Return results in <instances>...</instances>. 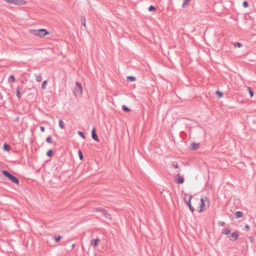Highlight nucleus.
<instances>
[{
	"instance_id": "obj_25",
	"label": "nucleus",
	"mask_w": 256,
	"mask_h": 256,
	"mask_svg": "<svg viewBox=\"0 0 256 256\" xmlns=\"http://www.w3.org/2000/svg\"><path fill=\"white\" fill-rule=\"evenodd\" d=\"M234 47H238V48H241L242 46V44L238 42H234Z\"/></svg>"
},
{
	"instance_id": "obj_27",
	"label": "nucleus",
	"mask_w": 256,
	"mask_h": 256,
	"mask_svg": "<svg viewBox=\"0 0 256 256\" xmlns=\"http://www.w3.org/2000/svg\"><path fill=\"white\" fill-rule=\"evenodd\" d=\"M8 81L10 82H13L15 81V78H14V76H10V77H9V78H8Z\"/></svg>"
},
{
	"instance_id": "obj_32",
	"label": "nucleus",
	"mask_w": 256,
	"mask_h": 256,
	"mask_svg": "<svg viewBox=\"0 0 256 256\" xmlns=\"http://www.w3.org/2000/svg\"><path fill=\"white\" fill-rule=\"evenodd\" d=\"M192 202H193L194 204H196V203L199 204L200 199L196 198H192Z\"/></svg>"
},
{
	"instance_id": "obj_16",
	"label": "nucleus",
	"mask_w": 256,
	"mask_h": 256,
	"mask_svg": "<svg viewBox=\"0 0 256 256\" xmlns=\"http://www.w3.org/2000/svg\"><path fill=\"white\" fill-rule=\"evenodd\" d=\"M29 32H30V34H33L34 36H38V30H30Z\"/></svg>"
},
{
	"instance_id": "obj_40",
	"label": "nucleus",
	"mask_w": 256,
	"mask_h": 256,
	"mask_svg": "<svg viewBox=\"0 0 256 256\" xmlns=\"http://www.w3.org/2000/svg\"><path fill=\"white\" fill-rule=\"evenodd\" d=\"M244 228L246 231H248L250 230V226L248 224H246Z\"/></svg>"
},
{
	"instance_id": "obj_5",
	"label": "nucleus",
	"mask_w": 256,
	"mask_h": 256,
	"mask_svg": "<svg viewBox=\"0 0 256 256\" xmlns=\"http://www.w3.org/2000/svg\"><path fill=\"white\" fill-rule=\"evenodd\" d=\"M238 238V232L236 231L232 232L230 237V240L231 241H234L237 240Z\"/></svg>"
},
{
	"instance_id": "obj_8",
	"label": "nucleus",
	"mask_w": 256,
	"mask_h": 256,
	"mask_svg": "<svg viewBox=\"0 0 256 256\" xmlns=\"http://www.w3.org/2000/svg\"><path fill=\"white\" fill-rule=\"evenodd\" d=\"M199 202H200V209L198 211V212H200L204 210L203 208L205 206L204 200V198H200Z\"/></svg>"
},
{
	"instance_id": "obj_37",
	"label": "nucleus",
	"mask_w": 256,
	"mask_h": 256,
	"mask_svg": "<svg viewBox=\"0 0 256 256\" xmlns=\"http://www.w3.org/2000/svg\"><path fill=\"white\" fill-rule=\"evenodd\" d=\"M249 240L252 244L254 243V238L252 236H250L249 237Z\"/></svg>"
},
{
	"instance_id": "obj_11",
	"label": "nucleus",
	"mask_w": 256,
	"mask_h": 256,
	"mask_svg": "<svg viewBox=\"0 0 256 256\" xmlns=\"http://www.w3.org/2000/svg\"><path fill=\"white\" fill-rule=\"evenodd\" d=\"M199 146H200L199 143H196L194 142H192L190 144V150H196L198 148Z\"/></svg>"
},
{
	"instance_id": "obj_35",
	"label": "nucleus",
	"mask_w": 256,
	"mask_h": 256,
	"mask_svg": "<svg viewBox=\"0 0 256 256\" xmlns=\"http://www.w3.org/2000/svg\"><path fill=\"white\" fill-rule=\"evenodd\" d=\"M78 134L81 136L84 139H85L86 137H85V136H84V133L82 132H81V131H78Z\"/></svg>"
},
{
	"instance_id": "obj_31",
	"label": "nucleus",
	"mask_w": 256,
	"mask_h": 256,
	"mask_svg": "<svg viewBox=\"0 0 256 256\" xmlns=\"http://www.w3.org/2000/svg\"><path fill=\"white\" fill-rule=\"evenodd\" d=\"M190 196H191L190 195L185 194L184 198L185 202H187L188 200H189V197H190Z\"/></svg>"
},
{
	"instance_id": "obj_21",
	"label": "nucleus",
	"mask_w": 256,
	"mask_h": 256,
	"mask_svg": "<svg viewBox=\"0 0 256 256\" xmlns=\"http://www.w3.org/2000/svg\"><path fill=\"white\" fill-rule=\"evenodd\" d=\"M122 109L124 111L126 112H130V110L125 105H123L122 106Z\"/></svg>"
},
{
	"instance_id": "obj_26",
	"label": "nucleus",
	"mask_w": 256,
	"mask_h": 256,
	"mask_svg": "<svg viewBox=\"0 0 256 256\" xmlns=\"http://www.w3.org/2000/svg\"><path fill=\"white\" fill-rule=\"evenodd\" d=\"M248 92H249L250 98H252L254 96L253 90L250 88H248Z\"/></svg>"
},
{
	"instance_id": "obj_3",
	"label": "nucleus",
	"mask_w": 256,
	"mask_h": 256,
	"mask_svg": "<svg viewBox=\"0 0 256 256\" xmlns=\"http://www.w3.org/2000/svg\"><path fill=\"white\" fill-rule=\"evenodd\" d=\"M82 86L81 84L76 82V87L74 90V94L77 96L78 94H82Z\"/></svg>"
},
{
	"instance_id": "obj_7",
	"label": "nucleus",
	"mask_w": 256,
	"mask_h": 256,
	"mask_svg": "<svg viewBox=\"0 0 256 256\" xmlns=\"http://www.w3.org/2000/svg\"><path fill=\"white\" fill-rule=\"evenodd\" d=\"M192 196H190V197H189V200H188V201L186 202V203L188 206L190 210V211L192 212H193L194 211V208L192 206V204H191V200L192 199Z\"/></svg>"
},
{
	"instance_id": "obj_18",
	"label": "nucleus",
	"mask_w": 256,
	"mask_h": 256,
	"mask_svg": "<svg viewBox=\"0 0 256 256\" xmlns=\"http://www.w3.org/2000/svg\"><path fill=\"white\" fill-rule=\"evenodd\" d=\"M81 23L82 26H86V18L84 16H80Z\"/></svg>"
},
{
	"instance_id": "obj_38",
	"label": "nucleus",
	"mask_w": 256,
	"mask_h": 256,
	"mask_svg": "<svg viewBox=\"0 0 256 256\" xmlns=\"http://www.w3.org/2000/svg\"><path fill=\"white\" fill-rule=\"evenodd\" d=\"M190 1V0H184L183 4H182V6L184 7V6L186 4H187Z\"/></svg>"
},
{
	"instance_id": "obj_4",
	"label": "nucleus",
	"mask_w": 256,
	"mask_h": 256,
	"mask_svg": "<svg viewBox=\"0 0 256 256\" xmlns=\"http://www.w3.org/2000/svg\"><path fill=\"white\" fill-rule=\"evenodd\" d=\"M38 36L40 38H43L46 35L49 34L50 32L46 29L42 28L38 30Z\"/></svg>"
},
{
	"instance_id": "obj_24",
	"label": "nucleus",
	"mask_w": 256,
	"mask_h": 256,
	"mask_svg": "<svg viewBox=\"0 0 256 256\" xmlns=\"http://www.w3.org/2000/svg\"><path fill=\"white\" fill-rule=\"evenodd\" d=\"M48 82L47 80H44L43 82L42 85V88L43 90H45L46 88V86Z\"/></svg>"
},
{
	"instance_id": "obj_30",
	"label": "nucleus",
	"mask_w": 256,
	"mask_h": 256,
	"mask_svg": "<svg viewBox=\"0 0 256 256\" xmlns=\"http://www.w3.org/2000/svg\"><path fill=\"white\" fill-rule=\"evenodd\" d=\"M156 7H155V6H152V5L150 6H149V8H148V10H149L150 12H152V11H154V10H156Z\"/></svg>"
},
{
	"instance_id": "obj_36",
	"label": "nucleus",
	"mask_w": 256,
	"mask_h": 256,
	"mask_svg": "<svg viewBox=\"0 0 256 256\" xmlns=\"http://www.w3.org/2000/svg\"><path fill=\"white\" fill-rule=\"evenodd\" d=\"M242 6L243 7L246 8H248V2L246 1H244L243 2H242Z\"/></svg>"
},
{
	"instance_id": "obj_23",
	"label": "nucleus",
	"mask_w": 256,
	"mask_h": 256,
	"mask_svg": "<svg viewBox=\"0 0 256 256\" xmlns=\"http://www.w3.org/2000/svg\"><path fill=\"white\" fill-rule=\"evenodd\" d=\"M218 98H220L223 96V93L219 90H216V92Z\"/></svg>"
},
{
	"instance_id": "obj_6",
	"label": "nucleus",
	"mask_w": 256,
	"mask_h": 256,
	"mask_svg": "<svg viewBox=\"0 0 256 256\" xmlns=\"http://www.w3.org/2000/svg\"><path fill=\"white\" fill-rule=\"evenodd\" d=\"M92 137L95 141L99 142V138L96 133V128L94 127L93 128L92 130Z\"/></svg>"
},
{
	"instance_id": "obj_33",
	"label": "nucleus",
	"mask_w": 256,
	"mask_h": 256,
	"mask_svg": "<svg viewBox=\"0 0 256 256\" xmlns=\"http://www.w3.org/2000/svg\"><path fill=\"white\" fill-rule=\"evenodd\" d=\"M78 156H79L80 160H82L83 159L84 157H83V155H82V151L78 150Z\"/></svg>"
},
{
	"instance_id": "obj_43",
	"label": "nucleus",
	"mask_w": 256,
	"mask_h": 256,
	"mask_svg": "<svg viewBox=\"0 0 256 256\" xmlns=\"http://www.w3.org/2000/svg\"><path fill=\"white\" fill-rule=\"evenodd\" d=\"M174 181L176 182V176H174Z\"/></svg>"
},
{
	"instance_id": "obj_2",
	"label": "nucleus",
	"mask_w": 256,
	"mask_h": 256,
	"mask_svg": "<svg viewBox=\"0 0 256 256\" xmlns=\"http://www.w3.org/2000/svg\"><path fill=\"white\" fill-rule=\"evenodd\" d=\"M94 212H100L102 215L107 219L108 220H112V217L110 214L103 208H94L93 209Z\"/></svg>"
},
{
	"instance_id": "obj_44",
	"label": "nucleus",
	"mask_w": 256,
	"mask_h": 256,
	"mask_svg": "<svg viewBox=\"0 0 256 256\" xmlns=\"http://www.w3.org/2000/svg\"><path fill=\"white\" fill-rule=\"evenodd\" d=\"M253 123L256 124V120H253Z\"/></svg>"
},
{
	"instance_id": "obj_34",
	"label": "nucleus",
	"mask_w": 256,
	"mask_h": 256,
	"mask_svg": "<svg viewBox=\"0 0 256 256\" xmlns=\"http://www.w3.org/2000/svg\"><path fill=\"white\" fill-rule=\"evenodd\" d=\"M36 80L38 82H40L42 80V76H41V75H38L36 76Z\"/></svg>"
},
{
	"instance_id": "obj_39",
	"label": "nucleus",
	"mask_w": 256,
	"mask_h": 256,
	"mask_svg": "<svg viewBox=\"0 0 256 256\" xmlns=\"http://www.w3.org/2000/svg\"><path fill=\"white\" fill-rule=\"evenodd\" d=\"M218 224L220 226H224L225 224V222H224L221 221L218 222Z\"/></svg>"
},
{
	"instance_id": "obj_14",
	"label": "nucleus",
	"mask_w": 256,
	"mask_h": 256,
	"mask_svg": "<svg viewBox=\"0 0 256 256\" xmlns=\"http://www.w3.org/2000/svg\"><path fill=\"white\" fill-rule=\"evenodd\" d=\"M243 212L240 211H237L234 214L236 218H238L242 216Z\"/></svg>"
},
{
	"instance_id": "obj_20",
	"label": "nucleus",
	"mask_w": 256,
	"mask_h": 256,
	"mask_svg": "<svg viewBox=\"0 0 256 256\" xmlns=\"http://www.w3.org/2000/svg\"><path fill=\"white\" fill-rule=\"evenodd\" d=\"M126 78L127 80L130 82H134L136 80V78L133 76H128Z\"/></svg>"
},
{
	"instance_id": "obj_17",
	"label": "nucleus",
	"mask_w": 256,
	"mask_h": 256,
	"mask_svg": "<svg viewBox=\"0 0 256 256\" xmlns=\"http://www.w3.org/2000/svg\"><path fill=\"white\" fill-rule=\"evenodd\" d=\"M54 154V152L52 150L50 149V150H49L47 152H46V156L48 157H51L53 156Z\"/></svg>"
},
{
	"instance_id": "obj_15",
	"label": "nucleus",
	"mask_w": 256,
	"mask_h": 256,
	"mask_svg": "<svg viewBox=\"0 0 256 256\" xmlns=\"http://www.w3.org/2000/svg\"><path fill=\"white\" fill-rule=\"evenodd\" d=\"M230 230L228 228H224L222 231V234L226 235H228L230 234Z\"/></svg>"
},
{
	"instance_id": "obj_28",
	"label": "nucleus",
	"mask_w": 256,
	"mask_h": 256,
	"mask_svg": "<svg viewBox=\"0 0 256 256\" xmlns=\"http://www.w3.org/2000/svg\"><path fill=\"white\" fill-rule=\"evenodd\" d=\"M46 142H48V143H49V144H50L52 142V137L50 136H48L46 138Z\"/></svg>"
},
{
	"instance_id": "obj_9",
	"label": "nucleus",
	"mask_w": 256,
	"mask_h": 256,
	"mask_svg": "<svg viewBox=\"0 0 256 256\" xmlns=\"http://www.w3.org/2000/svg\"><path fill=\"white\" fill-rule=\"evenodd\" d=\"M100 242V240L98 238L92 239L90 241V244L94 247H96L98 245Z\"/></svg>"
},
{
	"instance_id": "obj_22",
	"label": "nucleus",
	"mask_w": 256,
	"mask_h": 256,
	"mask_svg": "<svg viewBox=\"0 0 256 256\" xmlns=\"http://www.w3.org/2000/svg\"><path fill=\"white\" fill-rule=\"evenodd\" d=\"M10 146L6 144H4V150L9 151L10 150Z\"/></svg>"
},
{
	"instance_id": "obj_13",
	"label": "nucleus",
	"mask_w": 256,
	"mask_h": 256,
	"mask_svg": "<svg viewBox=\"0 0 256 256\" xmlns=\"http://www.w3.org/2000/svg\"><path fill=\"white\" fill-rule=\"evenodd\" d=\"M21 89H22V88H20L19 86H17V88H16V96L18 97V99H20V98H21V94H20V90Z\"/></svg>"
},
{
	"instance_id": "obj_41",
	"label": "nucleus",
	"mask_w": 256,
	"mask_h": 256,
	"mask_svg": "<svg viewBox=\"0 0 256 256\" xmlns=\"http://www.w3.org/2000/svg\"><path fill=\"white\" fill-rule=\"evenodd\" d=\"M40 130H41L42 132H44L45 128H44V126H41L40 127Z\"/></svg>"
},
{
	"instance_id": "obj_12",
	"label": "nucleus",
	"mask_w": 256,
	"mask_h": 256,
	"mask_svg": "<svg viewBox=\"0 0 256 256\" xmlns=\"http://www.w3.org/2000/svg\"><path fill=\"white\" fill-rule=\"evenodd\" d=\"M166 168L168 171V172H170L171 169L176 168V164H175L174 162H172V163L170 164V165H168Z\"/></svg>"
},
{
	"instance_id": "obj_42",
	"label": "nucleus",
	"mask_w": 256,
	"mask_h": 256,
	"mask_svg": "<svg viewBox=\"0 0 256 256\" xmlns=\"http://www.w3.org/2000/svg\"><path fill=\"white\" fill-rule=\"evenodd\" d=\"M74 246H75V244H72V249H73L74 248Z\"/></svg>"
},
{
	"instance_id": "obj_19",
	"label": "nucleus",
	"mask_w": 256,
	"mask_h": 256,
	"mask_svg": "<svg viewBox=\"0 0 256 256\" xmlns=\"http://www.w3.org/2000/svg\"><path fill=\"white\" fill-rule=\"evenodd\" d=\"M58 124H59L60 127L62 129H64V122L62 120H59Z\"/></svg>"
},
{
	"instance_id": "obj_29",
	"label": "nucleus",
	"mask_w": 256,
	"mask_h": 256,
	"mask_svg": "<svg viewBox=\"0 0 256 256\" xmlns=\"http://www.w3.org/2000/svg\"><path fill=\"white\" fill-rule=\"evenodd\" d=\"M62 238V236H55V238H54L56 242H59L61 240Z\"/></svg>"
},
{
	"instance_id": "obj_10",
	"label": "nucleus",
	"mask_w": 256,
	"mask_h": 256,
	"mask_svg": "<svg viewBox=\"0 0 256 256\" xmlns=\"http://www.w3.org/2000/svg\"><path fill=\"white\" fill-rule=\"evenodd\" d=\"M184 177L180 175L179 174H177V184H181L184 183Z\"/></svg>"
},
{
	"instance_id": "obj_1",
	"label": "nucleus",
	"mask_w": 256,
	"mask_h": 256,
	"mask_svg": "<svg viewBox=\"0 0 256 256\" xmlns=\"http://www.w3.org/2000/svg\"><path fill=\"white\" fill-rule=\"evenodd\" d=\"M2 173L4 176L8 178L12 182L16 184H19V180L8 171L4 170L2 171Z\"/></svg>"
}]
</instances>
